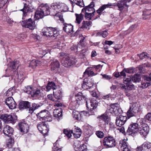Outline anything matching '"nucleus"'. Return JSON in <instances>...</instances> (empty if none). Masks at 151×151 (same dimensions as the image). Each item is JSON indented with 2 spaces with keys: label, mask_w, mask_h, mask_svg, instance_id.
<instances>
[{
  "label": "nucleus",
  "mask_w": 151,
  "mask_h": 151,
  "mask_svg": "<svg viewBox=\"0 0 151 151\" xmlns=\"http://www.w3.org/2000/svg\"><path fill=\"white\" fill-rule=\"evenodd\" d=\"M61 111V109H56L53 112L54 117L58 121L62 118V114Z\"/></svg>",
  "instance_id": "nucleus-28"
},
{
  "label": "nucleus",
  "mask_w": 151,
  "mask_h": 151,
  "mask_svg": "<svg viewBox=\"0 0 151 151\" xmlns=\"http://www.w3.org/2000/svg\"><path fill=\"white\" fill-rule=\"evenodd\" d=\"M5 103L10 109H13L16 108L17 104L12 97L7 98L5 101Z\"/></svg>",
  "instance_id": "nucleus-19"
},
{
  "label": "nucleus",
  "mask_w": 151,
  "mask_h": 151,
  "mask_svg": "<svg viewBox=\"0 0 151 151\" xmlns=\"http://www.w3.org/2000/svg\"><path fill=\"white\" fill-rule=\"evenodd\" d=\"M51 12L50 7L47 4L45 5L41 4L39 6L35 13V18L39 19L43 17L44 16L51 15Z\"/></svg>",
  "instance_id": "nucleus-2"
},
{
  "label": "nucleus",
  "mask_w": 151,
  "mask_h": 151,
  "mask_svg": "<svg viewBox=\"0 0 151 151\" xmlns=\"http://www.w3.org/2000/svg\"><path fill=\"white\" fill-rule=\"evenodd\" d=\"M102 67V65L100 64H99L97 65H93L92 66L91 68L96 71H99L100 70V68H101Z\"/></svg>",
  "instance_id": "nucleus-49"
},
{
  "label": "nucleus",
  "mask_w": 151,
  "mask_h": 151,
  "mask_svg": "<svg viewBox=\"0 0 151 151\" xmlns=\"http://www.w3.org/2000/svg\"><path fill=\"white\" fill-rule=\"evenodd\" d=\"M61 63L65 67H68L75 64L76 60L75 57H62Z\"/></svg>",
  "instance_id": "nucleus-8"
},
{
  "label": "nucleus",
  "mask_w": 151,
  "mask_h": 151,
  "mask_svg": "<svg viewBox=\"0 0 151 151\" xmlns=\"http://www.w3.org/2000/svg\"><path fill=\"white\" fill-rule=\"evenodd\" d=\"M72 131H73V132H81V129L78 127H75L74 129L72 130Z\"/></svg>",
  "instance_id": "nucleus-63"
},
{
  "label": "nucleus",
  "mask_w": 151,
  "mask_h": 151,
  "mask_svg": "<svg viewBox=\"0 0 151 151\" xmlns=\"http://www.w3.org/2000/svg\"><path fill=\"white\" fill-rule=\"evenodd\" d=\"M100 121H103L104 122V124H108L109 121V117L106 114H104L98 117Z\"/></svg>",
  "instance_id": "nucleus-30"
},
{
  "label": "nucleus",
  "mask_w": 151,
  "mask_h": 151,
  "mask_svg": "<svg viewBox=\"0 0 151 151\" xmlns=\"http://www.w3.org/2000/svg\"><path fill=\"white\" fill-rule=\"evenodd\" d=\"M76 100L74 102H71L70 104V107L72 109H74L76 107H77L80 104L82 103L81 101H84L86 100V97L83 95L81 92L79 93L76 96Z\"/></svg>",
  "instance_id": "nucleus-5"
},
{
  "label": "nucleus",
  "mask_w": 151,
  "mask_h": 151,
  "mask_svg": "<svg viewBox=\"0 0 151 151\" xmlns=\"http://www.w3.org/2000/svg\"><path fill=\"white\" fill-rule=\"evenodd\" d=\"M146 119L144 118H142L139 119L138 120L139 121L140 124L143 125L142 126L144 127V126L145 125V122H146Z\"/></svg>",
  "instance_id": "nucleus-57"
},
{
  "label": "nucleus",
  "mask_w": 151,
  "mask_h": 151,
  "mask_svg": "<svg viewBox=\"0 0 151 151\" xmlns=\"http://www.w3.org/2000/svg\"><path fill=\"white\" fill-rule=\"evenodd\" d=\"M142 127V128L139 130L138 132L141 135H142L144 137H145L149 133V127L147 124H146L144 127Z\"/></svg>",
  "instance_id": "nucleus-27"
},
{
  "label": "nucleus",
  "mask_w": 151,
  "mask_h": 151,
  "mask_svg": "<svg viewBox=\"0 0 151 151\" xmlns=\"http://www.w3.org/2000/svg\"><path fill=\"white\" fill-rule=\"evenodd\" d=\"M52 30L53 31L52 37H56L58 35L59 33L58 31V29L56 27H52Z\"/></svg>",
  "instance_id": "nucleus-43"
},
{
  "label": "nucleus",
  "mask_w": 151,
  "mask_h": 151,
  "mask_svg": "<svg viewBox=\"0 0 151 151\" xmlns=\"http://www.w3.org/2000/svg\"><path fill=\"white\" fill-rule=\"evenodd\" d=\"M116 4L115 3H108L107 4H104L101 6L99 9L96 10V12L98 14V15L94 19H96L98 18L103 13V11L107 8H111L112 6H115Z\"/></svg>",
  "instance_id": "nucleus-13"
},
{
  "label": "nucleus",
  "mask_w": 151,
  "mask_h": 151,
  "mask_svg": "<svg viewBox=\"0 0 151 151\" xmlns=\"http://www.w3.org/2000/svg\"><path fill=\"white\" fill-rule=\"evenodd\" d=\"M84 75L87 74L89 76H93L95 75L94 72L91 70H89V68L87 69L84 73Z\"/></svg>",
  "instance_id": "nucleus-42"
},
{
  "label": "nucleus",
  "mask_w": 151,
  "mask_h": 151,
  "mask_svg": "<svg viewBox=\"0 0 151 151\" xmlns=\"http://www.w3.org/2000/svg\"><path fill=\"white\" fill-rule=\"evenodd\" d=\"M43 90L40 88H37L33 90L32 94V96L36 99H40L44 96Z\"/></svg>",
  "instance_id": "nucleus-16"
},
{
  "label": "nucleus",
  "mask_w": 151,
  "mask_h": 151,
  "mask_svg": "<svg viewBox=\"0 0 151 151\" xmlns=\"http://www.w3.org/2000/svg\"><path fill=\"white\" fill-rule=\"evenodd\" d=\"M86 107L90 111H92L93 109L96 108L98 103L96 99L94 98L88 100L86 101Z\"/></svg>",
  "instance_id": "nucleus-11"
},
{
  "label": "nucleus",
  "mask_w": 151,
  "mask_h": 151,
  "mask_svg": "<svg viewBox=\"0 0 151 151\" xmlns=\"http://www.w3.org/2000/svg\"><path fill=\"white\" fill-rule=\"evenodd\" d=\"M119 145L122 150L123 149V148L128 147L127 145V142L125 140H121L120 141Z\"/></svg>",
  "instance_id": "nucleus-39"
},
{
  "label": "nucleus",
  "mask_w": 151,
  "mask_h": 151,
  "mask_svg": "<svg viewBox=\"0 0 151 151\" xmlns=\"http://www.w3.org/2000/svg\"><path fill=\"white\" fill-rule=\"evenodd\" d=\"M119 85L120 87L122 89H124L125 91L132 90L134 87V86L133 84L129 85L128 84L125 85L124 84L121 83Z\"/></svg>",
  "instance_id": "nucleus-31"
},
{
  "label": "nucleus",
  "mask_w": 151,
  "mask_h": 151,
  "mask_svg": "<svg viewBox=\"0 0 151 151\" xmlns=\"http://www.w3.org/2000/svg\"><path fill=\"white\" fill-rule=\"evenodd\" d=\"M94 3L92 1L89 5L85 6L82 9L81 12H85L84 17L86 19L91 20L92 17L94 16V13L96 12L94 8Z\"/></svg>",
  "instance_id": "nucleus-3"
},
{
  "label": "nucleus",
  "mask_w": 151,
  "mask_h": 151,
  "mask_svg": "<svg viewBox=\"0 0 151 151\" xmlns=\"http://www.w3.org/2000/svg\"><path fill=\"white\" fill-rule=\"evenodd\" d=\"M139 110L138 105L134 104L132 106H130L129 109L127 112V115L128 118L135 116Z\"/></svg>",
  "instance_id": "nucleus-10"
},
{
  "label": "nucleus",
  "mask_w": 151,
  "mask_h": 151,
  "mask_svg": "<svg viewBox=\"0 0 151 151\" xmlns=\"http://www.w3.org/2000/svg\"><path fill=\"white\" fill-rule=\"evenodd\" d=\"M13 87L9 88L6 92V95L7 96H10L13 95Z\"/></svg>",
  "instance_id": "nucleus-48"
},
{
  "label": "nucleus",
  "mask_w": 151,
  "mask_h": 151,
  "mask_svg": "<svg viewBox=\"0 0 151 151\" xmlns=\"http://www.w3.org/2000/svg\"><path fill=\"white\" fill-rule=\"evenodd\" d=\"M137 56L139 57H149L150 55L146 52H143L141 53L138 54Z\"/></svg>",
  "instance_id": "nucleus-59"
},
{
  "label": "nucleus",
  "mask_w": 151,
  "mask_h": 151,
  "mask_svg": "<svg viewBox=\"0 0 151 151\" xmlns=\"http://www.w3.org/2000/svg\"><path fill=\"white\" fill-rule=\"evenodd\" d=\"M53 96L54 97L55 102L58 101V100H60L61 97V91L60 90H58L55 92L54 91Z\"/></svg>",
  "instance_id": "nucleus-32"
},
{
  "label": "nucleus",
  "mask_w": 151,
  "mask_h": 151,
  "mask_svg": "<svg viewBox=\"0 0 151 151\" xmlns=\"http://www.w3.org/2000/svg\"><path fill=\"white\" fill-rule=\"evenodd\" d=\"M52 70H54L56 68H58L60 66L59 62L56 60H54L51 63Z\"/></svg>",
  "instance_id": "nucleus-34"
},
{
  "label": "nucleus",
  "mask_w": 151,
  "mask_h": 151,
  "mask_svg": "<svg viewBox=\"0 0 151 151\" xmlns=\"http://www.w3.org/2000/svg\"><path fill=\"white\" fill-rule=\"evenodd\" d=\"M143 144L150 151H151V143L150 142H145Z\"/></svg>",
  "instance_id": "nucleus-55"
},
{
  "label": "nucleus",
  "mask_w": 151,
  "mask_h": 151,
  "mask_svg": "<svg viewBox=\"0 0 151 151\" xmlns=\"http://www.w3.org/2000/svg\"><path fill=\"white\" fill-rule=\"evenodd\" d=\"M151 14V10L145 9L143 11L142 15Z\"/></svg>",
  "instance_id": "nucleus-56"
},
{
  "label": "nucleus",
  "mask_w": 151,
  "mask_h": 151,
  "mask_svg": "<svg viewBox=\"0 0 151 151\" xmlns=\"http://www.w3.org/2000/svg\"><path fill=\"white\" fill-rule=\"evenodd\" d=\"M124 70L126 72L129 73H133L134 72V70L133 67L124 68Z\"/></svg>",
  "instance_id": "nucleus-50"
},
{
  "label": "nucleus",
  "mask_w": 151,
  "mask_h": 151,
  "mask_svg": "<svg viewBox=\"0 0 151 151\" xmlns=\"http://www.w3.org/2000/svg\"><path fill=\"white\" fill-rule=\"evenodd\" d=\"M14 117L10 114H4L1 115L0 118L5 122L14 123L15 122L17 119V116H15Z\"/></svg>",
  "instance_id": "nucleus-9"
},
{
  "label": "nucleus",
  "mask_w": 151,
  "mask_h": 151,
  "mask_svg": "<svg viewBox=\"0 0 151 151\" xmlns=\"http://www.w3.org/2000/svg\"><path fill=\"white\" fill-rule=\"evenodd\" d=\"M82 25L80 28L86 29H89V27L92 25V22L89 21H83L82 22Z\"/></svg>",
  "instance_id": "nucleus-29"
},
{
  "label": "nucleus",
  "mask_w": 151,
  "mask_h": 151,
  "mask_svg": "<svg viewBox=\"0 0 151 151\" xmlns=\"http://www.w3.org/2000/svg\"><path fill=\"white\" fill-rule=\"evenodd\" d=\"M9 63H11L10 65L9 68V69L11 71V72L14 73L15 72L16 70V68H17L19 65V62L18 60H15L11 62L10 60Z\"/></svg>",
  "instance_id": "nucleus-24"
},
{
  "label": "nucleus",
  "mask_w": 151,
  "mask_h": 151,
  "mask_svg": "<svg viewBox=\"0 0 151 151\" xmlns=\"http://www.w3.org/2000/svg\"><path fill=\"white\" fill-rule=\"evenodd\" d=\"M112 97V95L110 93H109L106 95H104L102 96V99L106 100H109L110 99H111Z\"/></svg>",
  "instance_id": "nucleus-44"
},
{
  "label": "nucleus",
  "mask_w": 151,
  "mask_h": 151,
  "mask_svg": "<svg viewBox=\"0 0 151 151\" xmlns=\"http://www.w3.org/2000/svg\"><path fill=\"white\" fill-rule=\"evenodd\" d=\"M38 129L43 135H47L48 129L47 125L44 122H40L37 125Z\"/></svg>",
  "instance_id": "nucleus-14"
},
{
  "label": "nucleus",
  "mask_w": 151,
  "mask_h": 151,
  "mask_svg": "<svg viewBox=\"0 0 151 151\" xmlns=\"http://www.w3.org/2000/svg\"><path fill=\"white\" fill-rule=\"evenodd\" d=\"M18 125L21 132L24 133H27L28 132L29 126L27 124L24 122H21L19 123Z\"/></svg>",
  "instance_id": "nucleus-22"
},
{
  "label": "nucleus",
  "mask_w": 151,
  "mask_h": 151,
  "mask_svg": "<svg viewBox=\"0 0 151 151\" xmlns=\"http://www.w3.org/2000/svg\"><path fill=\"white\" fill-rule=\"evenodd\" d=\"M14 143V139L12 138H10L8 139L7 145L8 147H10L13 145Z\"/></svg>",
  "instance_id": "nucleus-45"
},
{
  "label": "nucleus",
  "mask_w": 151,
  "mask_h": 151,
  "mask_svg": "<svg viewBox=\"0 0 151 151\" xmlns=\"http://www.w3.org/2000/svg\"><path fill=\"white\" fill-rule=\"evenodd\" d=\"M7 1L8 0H0V9L4 6Z\"/></svg>",
  "instance_id": "nucleus-53"
},
{
  "label": "nucleus",
  "mask_w": 151,
  "mask_h": 151,
  "mask_svg": "<svg viewBox=\"0 0 151 151\" xmlns=\"http://www.w3.org/2000/svg\"><path fill=\"white\" fill-rule=\"evenodd\" d=\"M42 35L43 36L47 37H52L53 31L52 27L44 28L42 29Z\"/></svg>",
  "instance_id": "nucleus-25"
},
{
  "label": "nucleus",
  "mask_w": 151,
  "mask_h": 151,
  "mask_svg": "<svg viewBox=\"0 0 151 151\" xmlns=\"http://www.w3.org/2000/svg\"><path fill=\"white\" fill-rule=\"evenodd\" d=\"M136 150L137 151H150L143 144L141 146L137 147Z\"/></svg>",
  "instance_id": "nucleus-35"
},
{
  "label": "nucleus",
  "mask_w": 151,
  "mask_h": 151,
  "mask_svg": "<svg viewBox=\"0 0 151 151\" xmlns=\"http://www.w3.org/2000/svg\"><path fill=\"white\" fill-rule=\"evenodd\" d=\"M118 104H112L109 110L111 111V113H114L116 116H118L121 114L122 112V109L118 106Z\"/></svg>",
  "instance_id": "nucleus-20"
},
{
  "label": "nucleus",
  "mask_w": 151,
  "mask_h": 151,
  "mask_svg": "<svg viewBox=\"0 0 151 151\" xmlns=\"http://www.w3.org/2000/svg\"><path fill=\"white\" fill-rule=\"evenodd\" d=\"M63 29L67 33H72L73 32V26L71 24L64 23Z\"/></svg>",
  "instance_id": "nucleus-26"
},
{
  "label": "nucleus",
  "mask_w": 151,
  "mask_h": 151,
  "mask_svg": "<svg viewBox=\"0 0 151 151\" xmlns=\"http://www.w3.org/2000/svg\"><path fill=\"white\" fill-rule=\"evenodd\" d=\"M75 4L80 7H84V4L83 0H73Z\"/></svg>",
  "instance_id": "nucleus-36"
},
{
  "label": "nucleus",
  "mask_w": 151,
  "mask_h": 151,
  "mask_svg": "<svg viewBox=\"0 0 151 151\" xmlns=\"http://www.w3.org/2000/svg\"><path fill=\"white\" fill-rule=\"evenodd\" d=\"M72 133H73L74 137L76 138H79L81 136V132L78 133L73 132L72 131Z\"/></svg>",
  "instance_id": "nucleus-58"
},
{
  "label": "nucleus",
  "mask_w": 151,
  "mask_h": 151,
  "mask_svg": "<svg viewBox=\"0 0 151 151\" xmlns=\"http://www.w3.org/2000/svg\"><path fill=\"white\" fill-rule=\"evenodd\" d=\"M84 146L86 147V146L84 144H83L82 146H80L79 147L77 148L76 151H86V148L84 147Z\"/></svg>",
  "instance_id": "nucleus-47"
},
{
  "label": "nucleus",
  "mask_w": 151,
  "mask_h": 151,
  "mask_svg": "<svg viewBox=\"0 0 151 151\" xmlns=\"http://www.w3.org/2000/svg\"><path fill=\"white\" fill-rule=\"evenodd\" d=\"M25 6V11L26 12V14L28 12H32V9L28 5H27L26 4H24Z\"/></svg>",
  "instance_id": "nucleus-51"
},
{
  "label": "nucleus",
  "mask_w": 151,
  "mask_h": 151,
  "mask_svg": "<svg viewBox=\"0 0 151 151\" xmlns=\"http://www.w3.org/2000/svg\"><path fill=\"white\" fill-rule=\"evenodd\" d=\"M116 6L118 7V10L121 12H122L127 11L129 5L123 3L121 1H119L118 2L117 4L115 3Z\"/></svg>",
  "instance_id": "nucleus-21"
},
{
  "label": "nucleus",
  "mask_w": 151,
  "mask_h": 151,
  "mask_svg": "<svg viewBox=\"0 0 151 151\" xmlns=\"http://www.w3.org/2000/svg\"><path fill=\"white\" fill-rule=\"evenodd\" d=\"M93 82L91 79H88V78H85L82 84V87L84 89H90L93 86Z\"/></svg>",
  "instance_id": "nucleus-15"
},
{
  "label": "nucleus",
  "mask_w": 151,
  "mask_h": 151,
  "mask_svg": "<svg viewBox=\"0 0 151 151\" xmlns=\"http://www.w3.org/2000/svg\"><path fill=\"white\" fill-rule=\"evenodd\" d=\"M72 132V130L69 131L66 129H64L63 130L64 133L66 135L68 138H70L71 136Z\"/></svg>",
  "instance_id": "nucleus-41"
},
{
  "label": "nucleus",
  "mask_w": 151,
  "mask_h": 151,
  "mask_svg": "<svg viewBox=\"0 0 151 151\" xmlns=\"http://www.w3.org/2000/svg\"><path fill=\"white\" fill-rule=\"evenodd\" d=\"M72 115L73 117L75 119L77 120L79 119L80 114L78 111H73Z\"/></svg>",
  "instance_id": "nucleus-46"
},
{
  "label": "nucleus",
  "mask_w": 151,
  "mask_h": 151,
  "mask_svg": "<svg viewBox=\"0 0 151 151\" xmlns=\"http://www.w3.org/2000/svg\"><path fill=\"white\" fill-rule=\"evenodd\" d=\"M21 25L23 27L32 30L34 29L36 27L35 21L31 18L22 21Z\"/></svg>",
  "instance_id": "nucleus-7"
},
{
  "label": "nucleus",
  "mask_w": 151,
  "mask_h": 151,
  "mask_svg": "<svg viewBox=\"0 0 151 151\" xmlns=\"http://www.w3.org/2000/svg\"><path fill=\"white\" fill-rule=\"evenodd\" d=\"M3 131L5 135L10 137L13 135L14 130L13 128L11 127L6 125L4 127Z\"/></svg>",
  "instance_id": "nucleus-23"
},
{
  "label": "nucleus",
  "mask_w": 151,
  "mask_h": 151,
  "mask_svg": "<svg viewBox=\"0 0 151 151\" xmlns=\"http://www.w3.org/2000/svg\"><path fill=\"white\" fill-rule=\"evenodd\" d=\"M48 111L46 110L42 111L37 114V117L40 120L48 121L47 119L49 118H50L48 114Z\"/></svg>",
  "instance_id": "nucleus-17"
},
{
  "label": "nucleus",
  "mask_w": 151,
  "mask_h": 151,
  "mask_svg": "<svg viewBox=\"0 0 151 151\" xmlns=\"http://www.w3.org/2000/svg\"><path fill=\"white\" fill-rule=\"evenodd\" d=\"M40 106L39 104L35 103H32L31 105V103L27 101H21L18 104L19 109L23 110L28 109V112L31 114L33 113L35 110L38 109Z\"/></svg>",
  "instance_id": "nucleus-1"
},
{
  "label": "nucleus",
  "mask_w": 151,
  "mask_h": 151,
  "mask_svg": "<svg viewBox=\"0 0 151 151\" xmlns=\"http://www.w3.org/2000/svg\"><path fill=\"white\" fill-rule=\"evenodd\" d=\"M145 118L146 120L151 121V113H149L145 116Z\"/></svg>",
  "instance_id": "nucleus-62"
},
{
  "label": "nucleus",
  "mask_w": 151,
  "mask_h": 151,
  "mask_svg": "<svg viewBox=\"0 0 151 151\" xmlns=\"http://www.w3.org/2000/svg\"><path fill=\"white\" fill-rule=\"evenodd\" d=\"M132 81V78L130 76H127L124 79V83L126 85L131 83Z\"/></svg>",
  "instance_id": "nucleus-37"
},
{
  "label": "nucleus",
  "mask_w": 151,
  "mask_h": 151,
  "mask_svg": "<svg viewBox=\"0 0 151 151\" xmlns=\"http://www.w3.org/2000/svg\"><path fill=\"white\" fill-rule=\"evenodd\" d=\"M96 134L97 136L100 138H103L104 136V133L101 131H97L96 132Z\"/></svg>",
  "instance_id": "nucleus-52"
},
{
  "label": "nucleus",
  "mask_w": 151,
  "mask_h": 151,
  "mask_svg": "<svg viewBox=\"0 0 151 151\" xmlns=\"http://www.w3.org/2000/svg\"><path fill=\"white\" fill-rule=\"evenodd\" d=\"M48 84L50 86V87L53 90L55 89L56 86L54 83L52 82L48 83Z\"/></svg>",
  "instance_id": "nucleus-60"
},
{
  "label": "nucleus",
  "mask_w": 151,
  "mask_h": 151,
  "mask_svg": "<svg viewBox=\"0 0 151 151\" xmlns=\"http://www.w3.org/2000/svg\"><path fill=\"white\" fill-rule=\"evenodd\" d=\"M127 118L126 116H117L116 119V125L119 127H121L124 125L126 122Z\"/></svg>",
  "instance_id": "nucleus-18"
},
{
  "label": "nucleus",
  "mask_w": 151,
  "mask_h": 151,
  "mask_svg": "<svg viewBox=\"0 0 151 151\" xmlns=\"http://www.w3.org/2000/svg\"><path fill=\"white\" fill-rule=\"evenodd\" d=\"M99 34L102 35V37L104 38L107 36L108 34V33L106 30L102 31L101 32L98 33L97 34Z\"/></svg>",
  "instance_id": "nucleus-54"
},
{
  "label": "nucleus",
  "mask_w": 151,
  "mask_h": 151,
  "mask_svg": "<svg viewBox=\"0 0 151 151\" xmlns=\"http://www.w3.org/2000/svg\"><path fill=\"white\" fill-rule=\"evenodd\" d=\"M132 78V81L134 82H139L140 81V76L137 74L134 75Z\"/></svg>",
  "instance_id": "nucleus-38"
},
{
  "label": "nucleus",
  "mask_w": 151,
  "mask_h": 151,
  "mask_svg": "<svg viewBox=\"0 0 151 151\" xmlns=\"http://www.w3.org/2000/svg\"><path fill=\"white\" fill-rule=\"evenodd\" d=\"M51 12V15H55L58 12H66L68 10L67 6L65 4H52L50 7Z\"/></svg>",
  "instance_id": "nucleus-4"
},
{
  "label": "nucleus",
  "mask_w": 151,
  "mask_h": 151,
  "mask_svg": "<svg viewBox=\"0 0 151 151\" xmlns=\"http://www.w3.org/2000/svg\"><path fill=\"white\" fill-rule=\"evenodd\" d=\"M33 90L32 87L30 86H27L26 89L24 90L25 92L27 93L28 94H30L32 96V94L33 93Z\"/></svg>",
  "instance_id": "nucleus-40"
},
{
  "label": "nucleus",
  "mask_w": 151,
  "mask_h": 151,
  "mask_svg": "<svg viewBox=\"0 0 151 151\" xmlns=\"http://www.w3.org/2000/svg\"><path fill=\"white\" fill-rule=\"evenodd\" d=\"M81 12L80 14H76V19L75 22L76 23L80 24L81 21L83 19L84 16Z\"/></svg>",
  "instance_id": "nucleus-33"
},
{
  "label": "nucleus",
  "mask_w": 151,
  "mask_h": 151,
  "mask_svg": "<svg viewBox=\"0 0 151 151\" xmlns=\"http://www.w3.org/2000/svg\"><path fill=\"white\" fill-rule=\"evenodd\" d=\"M138 124L137 123H132L129 125L127 131L128 135H134L138 132Z\"/></svg>",
  "instance_id": "nucleus-12"
},
{
  "label": "nucleus",
  "mask_w": 151,
  "mask_h": 151,
  "mask_svg": "<svg viewBox=\"0 0 151 151\" xmlns=\"http://www.w3.org/2000/svg\"><path fill=\"white\" fill-rule=\"evenodd\" d=\"M47 97L48 99L53 101H55V99L53 95L52 94H49L47 96Z\"/></svg>",
  "instance_id": "nucleus-64"
},
{
  "label": "nucleus",
  "mask_w": 151,
  "mask_h": 151,
  "mask_svg": "<svg viewBox=\"0 0 151 151\" xmlns=\"http://www.w3.org/2000/svg\"><path fill=\"white\" fill-rule=\"evenodd\" d=\"M142 19L144 20L151 19V14L142 15Z\"/></svg>",
  "instance_id": "nucleus-61"
},
{
  "label": "nucleus",
  "mask_w": 151,
  "mask_h": 151,
  "mask_svg": "<svg viewBox=\"0 0 151 151\" xmlns=\"http://www.w3.org/2000/svg\"><path fill=\"white\" fill-rule=\"evenodd\" d=\"M102 144L105 147L108 148L114 147L116 144L115 139L113 137L107 136L104 138Z\"/></svg>",
  "instance_id": "nucleus-6"
}]
</instances>
